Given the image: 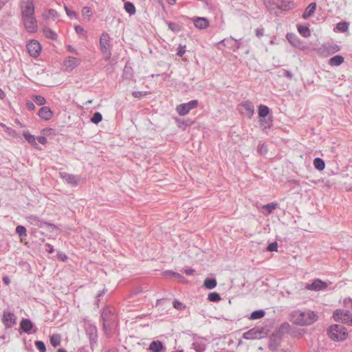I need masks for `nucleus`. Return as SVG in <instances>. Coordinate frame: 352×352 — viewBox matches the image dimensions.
<instances>
[{
	"label": "nucleus",
	"mask_w": 352,
	"mask_h": 352,
	"mask_svg": "<svg viewBox=\"0 0 352 352\" xmlns=\"http://www.w3.org/2000/svg\"><path fill=\"white\" fill-rule=\"evenodd\" d=\"M291 317L294 323L299 326L311 325L318 319L317 314L311 310H295L292 312Z\"/></svg>",
	"instance_id": "obj_1"
},
{
	"label": "nucleus",
	"mask_w": 352,
	"mask_h": 352,
	"mask_svg": "<svg viewBox=\"0 0 352 352\" xmlns=\"http://www.w3.org/2000/svg\"><path fill=\"white\" fill-rule=\"evenodd\" d=\"M101 318L103 331L107 336L110 337L113 333L116 318L113 309L109 307H105L102 311Z\"/></svg>",
	"instance_id": "obj_2"
},
{
	"label": "nucleus",
	"mask_w": 352,
	"mask_h": 352,
	"mask_svg": "<svg viewBox=\"0 0 352 352\" xmlns=\"http://www.w3.org/2000/svg\"><path fill=\"white\" fill-rule=\"evenodd\" d=\"M327 334L333 341H343L346 338L347 329L341 324H333L329 327Z\"/></svg>",
	"instance_id": "obj_3"
},
{
	"label": "nucleus",
	"mask_w": 352,
	"mask_h": 352,
	"mask_svg": "<svg viewBox=\"0 0 352 352\" xmlns=\"http://www.w3.org/2000/svg\"><path fill=\"white\" fill-rule=\"evenodd\" d=\"M335 321L352 326V312L345 309H336L333 314Z\"/></svg>",
	"instance_id": "obj_4"
},
{
	"label": "nucleus",
	"mask_w": 352,
	"mask_h": 352,
	"mask_svg": "<svg viewBox=\"0 0 352 352\" xmlns=\"http://www.w3.org/2000/svg\"><path fill=\"white\" fill-rule=\"evenodd\" d=\"M100 46L101 52L106 55L105 59L109 60L111 56L110 51V36L107 32H103L100 38Z\"/></svg>",
	"instance_id": "obj_5"
},
{
	"label": "nucleus",
	"mask_w": 352,
	"mask_h": 352,
	"mask_svg": "<svg viewBox=\"0 0 352 352\" xmlns=\"http://www.w3.org/2000/svg\"><path fill=\"white\" fill-rule=\"evenodd\" d=\"M20 8L21 17L34 15V5L33 0H21Z\"/></svg>",
	"instance_id": "obj_6"
},
{
	"label": "nucleus",
	"mask_w": 352,
	"mask_h": 352,
	"mask_svg": "<svg viewBox=\"0 0 352 352\" xmlns=\"http://www.w3.org/2000/svg\"><path fill=\"white\" fill-rule=\"evenodd\" d=\"M23 25L29 33H35L38 30V22L34 15L21 17Z\"/></svg>",
	"instance_id": "obj_7"
},
{
	"label": "nucleus",
	"mask_w": 352,
	"mask_h": 352,
	"mask_svg": "<svg viewBox=\"0 0 352 352\" xmlns=\"http://www.w3.org/2000/svg\"><path fill=\"white\" fill-rule=\"evenodd\" d=\"M198 106L197 100H192L188 102L182 103L178 105L176 111L179 116H184L188 114L190 110L196 108Z\"/></svg>",
	"instance_id": "obj_8"
},
{
	"label": "nucleus",
	"mask_w": 352,
	"mask_h": 352,
	"mask_svg": "<svg viewBox=\"0 0 352 352\" xmlns=\"http://www.w3.org/2000/svg\"><path fill=\"white\" fill-rule=\"evenodd\" d=\"M17 318L15 314L9 311H3L1 322L6 329H10L16 324Z\"/></svg>",
	"instance_id": "obj_9"
},
{
	"label": "nucleus",
	"mask_w": 352,
	"mask_h": 352,
	"mask_svg": "<svg viewBox=\"0 0 352 352\" xmlns=\"http://www.w3.org/2000/svg\"><path fill=\"white\" fill-rule=\"evenodd\" d=\"M85 331L89 336L90 347L93 349L98 341V329L95 325L87 324L85 327Z\"/></svg>",
	"instance_id": "obj_10"
},
{
	"label": "nucleus",
	"mask_w": 352,
	"mask_h": 352,
	"mask_svg": "<svg viewBox=\"0 0 352 352\" xmlns=\"http://www.w3.org/2000/svg\"><path fill=\"white\" fill-rule=\"evenodd\" d=\"M328 285L326 282L316 278L311 283H307L305 286V289L311 291H320L324 290L327 288Z\"/></svg>",
	"instance_id": "obj_11"
},
{
	"label": "nucleus",
	"mask_w": 352,
	"mask_h": 352,
	"mask_svg": "<svg viewBox=\"0 0 352 352\" xmlns=\"http://www.w3.org/2000/svg\"><path fill=\"white\" fill-rule=\"evenodd\" d=\"M26 47L31 56L36 58L40 54L41 46L37 41L32 40L27 44Z\"/></svg>",
	"instance_id": "obj_12"
},
{
	"label": "nucleus",
	"mask_w": 352,
	"mask_h": 352,
	"mask_svg": "<svg viewBox=\"0 0 352 352\" xmlns=\"http://www.w3.org/2000/svg\"><path fill=\"white\" fill-rule=\"evenodd\" d=\"M282 336L280 335V333H277L274 331L270 336L269 340V349L272 351H276L279 346L281 340Z\"/></svg>",
	"instance_id": "obj_13"
},
{
	"label": "nucleus",
	"mask_w": 352,
	"mask_h": 352,
	"mask_svg": "<svg viewBox=\"0 0 352 352\" xmlns=\"http://www.w3.org/2000/svg\"><path fill=\"white\" fill-rule=\"evenodd\" d=\"M60 175L63 179H64L68 184H71L73 186H77L80 181V178L77 175L67 173H60Z\"/></svg>",
	"instance_id": "obj_14"
},
{
	"label": "nucleus",
	"mask_w": 352,
	"mask_h": 352,
	"mask_svg": "<svg viewBox=\"0 0 352 352\" xmlns=\"http://www.w3.org/2000/svg\"><path fill=\"white\" fill-rule=\"evenodd\" d=\"M38 116L42 120H49L53 117L54 113L49 107L43 106L38 110Z\"/></svg>",
	"instance_id": "obj_15"
},
{
	"label": "nucleus",
	"mask_w": 352,
	"mask_h": 352,
	"mask_svg": "<svg viewBox=\"0 0 352 352\" xmlns=\"http://www.w3.org/2000/svg\"><path fill=\"white\" fill-rule=\"evenodd\" d=\"M20 329L28 334L30 333L31 330L32 329L34 324L32 321L28 318H22L20 322Z\"/></svg>",
	"instance_id": "obj_16"
},
{
	"label": "nucleus",
	"mask_w": 352,
	"mask_h": 352,
	"mask_svg": "<svg viewBox=\"0 0 352 352\" xmlns=\"http://www.w3.org/2000/svg\"><path fill=\"white\" fill-rule=\"evenodd\" d=\"M195 26L200 30H204L209 26V21L205 17H195L193 19Z\"/></svg>",
	"instance_id": "obj_17"
},
{
	"label": "nucleus",
	"mask_w": 352,
	"mask_h": 352,
	"mask_svg": "<svg viewBox=\"0 0 352 352\" xmlns=\"http://www.w3.org/2000/svg\"><path fill=\"white\" fill-rule=\"evenodd\" d=\"M258 122L263 131H266L267 129H270L272 126V116H270L268 117L259 118Z\"/></svg>",
	"instance_id": "obj_18"
},
{
	"label": "nucleus",
	"mask_w": 352,
	"mask_h": 352,
	"mask_svg": "<svg viewBox=\"0 0 352 352\" xmlns=\"http://www.w3.org/2000/svg\"><path fill=\"white\" fill-rule=\"evenodd\" d=\"M286 38L289 43L294 47H300L302 41L294 33H287Z\"/></svg>",
	"instance_id": "obj_19"
},
{
	"label": "nucleus",
	"mask_w": 352,
	"mask_h": 352,
	"mask_svg": "<svg viewBox=\"0 0 352 352\" xmlns=\"http://www.w3.org/2000/svg\"><path fill=\"white\" fill-rule=\"evenodd\" d=\"M261 332L258 329L253 328L246 332H245L243 335V338L245 340H254L258 338Z\"/></svg>",
	"instance_id": "obj_20"
},
{
	"label": "nucleus",
	"mask_w": 352,
	"mask_h": 352,
	"mask_svg": "<svg viewBox=\"0 0 352 352\" xmlns=\"http://www.w3.org/2000/svg\"><path fill=\"white\" fill-rule=\"evenodd\" d=\"M276 7L282 10H289L294 8V3L287 0H280Z\"/></svg>",
	"instance_id": "obj_21"
},
{
	"label": "nucleus",
	"mask_w": 352,
	"mask_h": 352,
	"mask_svg": "<svg viewBox=\"0 0 352 352\" xmlns=\"http://www.w3.org/2000/svg\"><path fill=\"white\" fill-rule=\"evenodd\" d=\"M241 105L245 109V111L248 113V118L250 119L252 118V116L254 113V107L253 104L249 101L246 100L245 102H243Z\"/></svg>",
	"instance_id": "obj_22"
},
{
	"label": "nucleus",
	"mask_w": 352,
	"mask_h": 352,
	"mask_svg": "<svg viewBox=\"0 0 352 352\" xmlns=\"http://www.w3.org/2000/svg\"><path fill=\"white\" fill-rule=\"evenodd\" d=\"M316 9V3H311L304 11L302 16L305 19L309 18L315 12Z\"/></svg>",
	"instance_id": "obj_23"
},
{
	"label": "nucleus",
	"mask_w": 352,
	"mask_h": 352,
	"mask_svg": "<svg viewBox=\"0 0 352 352\" xmlns=\"http://www.w3.org/2000/svg\"><path fill=\"white\" fill-rule=\"evenodd\" d=\"M344 58L341 55H336L329 59V64L331 66H340L344 63Z\"/></svg>",
	"instance_id": "obj_24"
},
{
	"label": "nucleus",
	"mask_w": 352,
	"mask_h": 352,
	"mask_svg": "<svg viewBox=\"0 0 352 352\" xmlns=\"http://www.w3.org/2000/svg\"><path fill=\"white\" fill-rule=\"evenodd\" d=\"M164 348L163 343L160 340L153 341L149 345V349L153 352H160Z\"/></svg>",
	"instance_id": "obj_25"
},
{
	"label": "nucleus",
	"mask_w": 352,
	"mask_h": 352,
	"mask_svg": "<svg viewBox=\"0 0 352 352\" xmlns=\"http://www.w3.org/2000/svg\"><path fill=\"white\" fill-rule=\"evenodd\" d=\"M270 112V109L266 105L260 104L258 107V113L259 118L268 117Z\"/></svg>",
	"instance_id": "obj_26"
},
{
	"label": "nucleus",
	"mask_w": 352,
	"mask_h": 352,
	"mask_svg": "<svg viewBox=\"0 0 352 352\" xmlns=\"http://www.w3.org/2000/svg\"><path fill=\"white\" fill-rule=\"evenodd\" d=\"M297 29L300 35L305 38H308L311 36V32L307 26L298 25Z\"/></svg>",
	"instance_id": "obj_27"
},
{
	"label": "nucleus",
	"mask_w": 352,
	"mask_h": 352,
	"mask_svg": "<svg viewBox=\"0 0 352 352\" xmlns=\"http://www.w3.org/2000/svg\"><path fill=\"white\" fill-rule=\"evenodd\" d=\"M217 280L214 278H207L204 282V286L208 289H214L217 286Z\"/></svg>",
	"instance_id": "obj_28"
},
{
	"label": "nucleus",
	"mask_w": 352,
	"mask_h": 352,
	"mask_svg": "<svg viewBox=\"0 0 352 352\" xmlns=\"http://www.w3.org/2000/svg\"><path fill=\"white\" fill-rule=\"evenodd\" d=\"M23 137L25 139V140L31 145L34 146L35 147L37 146V143L36 142V138L34 135L30 134L29 132H24L23 133Z\"/></svg>",
	"instance_id": "obj_29"
},
{
	"label": "nucleus",
	"mask_w": 352,
	"mask_h": 352,
	"mask_svg": "<svg viewBox=\"0 0 352 352\" xmlns=\"http://www.w3.org/2000/svg\"><path fill=\"white\" fill-rule=\"evenodd\" d=\"M314 166L318 170H323L325 168L324 161L320 157H316L314 160Z\"/></svg>",
	"instance_id": "obj_30"
},
{
	"label": "nucleus",
	"mask_w": 352,
	"mask_h": 352,
	"mask_svg": "<svg viewBox=\"0 0 352 352\" xmlns=\"http://www.w3.org/2000/svg\"><path fill=\"white\" fill-rule=\"evenodd\" d=\"M265 314V312L263 309L256 310V311H254L251 314L250 316L249 317V319H250V320L261 319L264 317Z\"/></svg>",
	"instance_id": "obj_31"
},
{
	"label": "nucleus",
	"mask_w": 352,
	"mask_h": 352,
	"mask_svg": "<svg viewBox=\"0 0 352 352\" xmlns=\"http://www.w3.org/2000/svg\"><path fill=\"white\" fill-rule=\"evenodd\" d=\"M43 33L45 36L52 40H56L58 35L57 34L49 28H45L43 29Z\"/></svg>",
	"instance_id": "obj_32"
},
{
	"label": "nucleus",
	"mask_w": 352,
	"mask_h": 352,
	"mask_svg": "<svg viewBox=\"0 0 352 352\" xmlns=\"http://www.w3.org/2000/svg\"><path fill=\"white\" fill-rule=\"evenodd\" d=\"M124 8L125 11L129 13L130 15L134 14L135 13V7L134 4L130 1H126L124 3Z\"/></svg>",
	"instance_id": "obj_33"
},
{
	"label": "nucleus",
	"mask_w": 352,
	"mask_h": 352,
	"mask_svg": "<svg viewBox=\"0 0 352 352\" xmlns=\"http://www.w3.org/2000/svg\"><path fill=\"white\" fill-rule=\"evenodd\" d=\"M16 233L21 238V241L27 236V230L23 226H17L16 228Z\"/></svg>",
	"instance_id": "obj_34"
},
{
	"label": "nucleus",
	"mask_w": 352,
	"mask_h": 352,
	"mask_svg": "<svg viewBox=\"0 0 352 352\" xmlns=\"http://www.w3.org/2000/svg\"><path fill=\"white\" fill-rule=\"evenodd\" d=\"M221 299L220 294L216 292H210L208 295V300L210 302H217Z\"/></svg>",
	"instance_id": "obj_35"
},
{
	"label": "nucleus",
	"mask_w": 352,
	"mask_h": 352,
	"mask_svg": "<svg viewBox=\"0 0 352 352\" xmlns=\"http://www.w3.org/2000/svg\"><path fill=\"white\" fill-rule=\"evenodd\" d=\"M60 340L61 338L59 334H54L50 336V343L54 347L60 344Z\"/></svg>",
	"instance_id": "obj_36"
},
{
	"label": "nucleus",
	"mask_w": 352,
	"mask_h": 352,
	"mask_svg": "<svg viewBox=\"0 0 352 352\" xmlns=\"http://www.w3.org/2000/svg\"><path fill=\"white\" fill-rule=\"evenodd\" d=\"M289 324L288 322H283V324H281L278 329H277L275 331L277 333H280V335L283 336L285 333H287L289 331Z\"/></svg>",
	"instance_id": "obj_37"
},
{
	"label": "nucleus",
	"mask_w": 352,
	"mask_h": 352,
	"mask_svg": "<svg viewBox=\"0 0 352 352\" xmlns=\"http://www.w3.org/2000/svg\"><path fill=\"white\" fill-rule=\"evenodd\" d=\"M166 23L168 25L169 30L173 32H179L181 30L180 25L175 22L166 21Z\"/></svg>",
	"instance_id": "obj_38"
},
{
	"label": "nucleus",
	"mask_w": 352,
	"mask_h": 352,
	"mask_svg": "<svg viewBox=\"0 0 352 352\" xmlns=\"http://www.w3.org/2000/svg\"><path fill=\"white\" fill-rule=\"evenodd\" d=\"M327 52L329 54H335L340 51V47L337 44H330L328 46L325 47Z\"/></svg>",
	"instance_id": "obj_39"
},
{
	"label": "nucleus",
	"mask_w": 352,
	"mask_h": 352,
	"mask_svg": "<svg viewBox=\"0 0 352 352\" xmlns=\"http://www.w3.org/2000/svg\"><path fill=\"white\" fill-rule=\"evenodd\" d=\"M336 28L341 32H345L349 29V23L346 21H341L337 23Z\"/></svg>",
	"instance_id": "obj_40"
},
{
	"label": "nucleus",
	"mask_w": 352,
	"mask_h": 352,
	"mask_svg": "<svg viewBox=\"0 0 352 352\" xmlns=\"http://www.w3.org/2000/svg\"><path fill=\"white\" fill-rule=\"evenodd\" d=\"M33 101L39 106L44 105L46 102L45 98L40 95H36L33 96Z\"/></svg>",
	"instance_id": "obj_41"
},
{
	"label": "nucleus",
	"mask_w": 352,
	"mask_h": 352,
	"mask_svg": "<svg viewBox=\"0 0 352 352\" xmlns=\"http://www.w3.org/2000/svg\"><path fill=\"white\" fill-rule=\"evenodd\" d=\"M192 348L194 349L197 352H203L206 349V346L203 343L193 342L192 344Z\"/></svg>",
	"instance_id": "obj_42"
},
{
	"label": "nucleus",
	"mask_w": 352,
	"mask_h": 352,
	"mask_svg": "<svg viewBox=\"0 0 352 352\" xmlns=\"http://www.w3.org/2000/svg\"><path fill=\"white\" fill-rule=\"evenodd\" d=\"M278 207V204L275 202L270 203L263 206V208L267 211L268 214L272 212Z\"/></svg>",
	"instance_id": "obj_43"
},
{
	"label": "nucleus",
	"mask_w": 352,
	"mask_h": 352,
	"mask_svg": "<svg viewBox=\"0 0 352 352\" xmlns=\"http://www.w3.org/2000/svg\"><path fill=\"white\" fill-rule=\"evenodd\" d=\"M102 116L100 112H96L94 113L91 118V121L94 124H98L102 121Z\"/></svg>",
	"instance_id": "obj_44"
},
{
	"label": "nucleus",
	"mask_w": 352,
	"mask_h": 352,
	"mask_svg": "<svg viewBox=\"0 0 352 352\" xmlns=\"http://www.w3.org/2000/svg\"><path fill=\"white\" fill-rule=\"evenodd\" d=\"M35 346L40 352H46V346L45 343L41 340L35 341Z\"/></svg>",
	"instance_id": "obj_45"
},
{
	"label": "nucleus",
	"mask_w": 352,
	"mask_h": 352,
	"mask_svg": "<svg viewBox=\"0 0 352 352\" xmlns=\"http://www.w3.org/2000/svg\"><path fill=\"white\" fill-rule=\"evenodd\" d=\"M267 146L265 144H259L258 145V148H257V151L261 154V155H264V154H266L267 153Z\"/></svg>",
	"instance_id": "obj_46"
},
{
	"label": "nucleus",
	"mask_w": 352,
	"mask_h": 352,
	"mask_svg": "<svg viewBox=\"0 0 352 352\" xmlns=\"http://www.w3.org/2000/svg\"><path fill=\"white\" fill-rule=\"evenodd\" d=\"M266 250L269 252H274L278 250V243L277 242L274 241L268 245Z\"/></svg>",
	"instance_id": "obj_47"
},
{
	"label": "nucleus",
	"mask_w": 352,
	"mask_h": 352,
	"mask_svg": "<svg viewBox=\"0 0 352 352\" xmlns=\"http://www.w3.org/2000/svg\"><path fill=\"white\" fill-rule=\"evenodd\" d=\"M38 221L39 222V223H37L36 225L37 226H38L39 228H43V225H45V226H47L52 228H56V226L54 223H48L47 221H39V220H38Z\"/></svg>",
	"instance_id": "obj_48"
},
{
	"label": "nucleus",
	"mask_w": 352,
	"mask_h": 352,
	"mask_svg": "<svg viewBox=\"0 0 352 352\" xmlns=\"http://www.w3.org/2000/svg\"><path fill=\"white\" fill-rule=\"evenodd\" d=\"M148 92L146 91H135L132 93V95L133 97L137 98H141L143 96L147 95Z\"/></svg>",
	"instance_id": "obj_49"
},
{
	"label": "nucleus",
	"mask_w": 352,
	"mask_h": 352,
	"mask_svg": "<svg viewBox=\"0 0 352 352\" xmlns=\"http://www.w3.org/2000/svg\"><path fill=\"white\" fill-rule=\"evenodd\" d=\"M164 275L166 276H174L176 278L181 277V275L177 272L170 271V270H166L164 272Z\"/></svg>",
	"instance_id": "obj_50"
},
{
	"label": "nucleus",
	"mask_w": 352,
	"mask_h": 352,
	"mask_svg": "<svg viewBox=\"0 0 352 352\" xmlns=\"http://www.w3.org/2000/svg\"><path fill=\"white\" fill-rule=\"evenodd\" d=\"M47 12H48V16H51L53 19H56L59 16L57 11L54 9H49Z\"/></svg>",
	"instance_id": "obj_51"
},
{
	"label": "nucleus",
	"mask_w": 352,
	"mask_h": 352,
	"mask_svg": "<svg viewBox=\"0 0 352 352\" xmlns=\"http://www.w3.org/2000/svg\"><path fill=\"white\" fill-rule=\"evenodd\" d=\"M186 52V46L184 45H179L178 48H177V55L179 57H182L184 53Z\"/></svg>",
	"instance_id": "obj_52"
},
{
	"label": "nucleus",
	"mask_w": 352,
	"mask_h": 352,
	"mask_svg": "<svg viewBox=\"0 0 352 352\" xmlns=\"http://www.w3.org/2000/svg\"><path fill=\"white\" fill-rule=\"evenodd\" d=\"M173 305L174 308L179 310L182 309L184 307V306L181 302L176 300L173 301Z\"/></svg>",
	"instance_id": "obj_53"
},
{
	"label": "nucleus",
	"mask_w": 352,
	"mask_h": 352,
	"mask_svg": "<svg viewBox=\"0 0 352 352\" xmlns=\"http://www.w3.org/2000/svg\"><path fill=\"white\" fill-rule=\"evenodd\" d=\"M34 102L33 101H30V100H28L26 102V108L29 110V111H33L35 109V105H34Z\"/></svg>",
	"instance_id": "obj_54"
},
{
	"label": "nucleus",
	"mask_w": 352,
	"mask_h": 352,
	"mask_svg": "<svg viewBox=\"0 0 352 352\" xmlns=\"http://www.w3.org/2000/svg\"><path fill=\"white\" fill-rule=\"evenodd\" d=\"M65 10L67 13V15L69 18H72L73 16H76V12L73 10H71L67 6H65Z\"/></svg>",
	"instance_id": "obj_55"
},
{
	"label": "nucleus",
	"mask_w": 352,
	"mask_h": 352,
	"mask_svg": "<svg viewBox=\"0 0 352 352\" xmlns=\"http://www.w3.org/2000/svg\"><path fill=\"white\" fill-rule=\"evenodd\" d=\"M282 75L289 79H292L293 78V74L289 70L283 69Z\"/></svg>",
	"instance_id": "obj_56"
},
{
	"label": "nucleus",
	"mask_w": 352,
	"mask_h": 352,
	"mask_svg": "<svg viewBox=\"0 0 352 352\" xmlns=\"http://www.w3.org/2000/svg\"><path fill=\"white\" fill-rule=\"evenodd\" d=\"M36 139H37L38 142L43 145L46 144L47 142V138L44 136H38V137H37Z\"/></svg>",
	"instance_id": "obj_57"
},
{
	"label": "nucleus",
	"mask_w": 352,
	"mask_h": 352,
	"mask_svg": "<svg viewBox=\"0 0 352 352\" xmlns=\"http://www.w3.org/2000/svg\"><path fill=\"white\" fill-rule=\"evenodd\" d=\"M69 66L74 67L77 65L78 60H77V58H76L74 57L70 58V59L69 60Z\"/></svg>",
	"instance_id": "obj_58"
},
{
	"label": "nucleus",
	"mask_w": 352,
	"mask_h": 352,
	"mask_svg": "<svg viewBox=\"0 0 352 352\" xmlns=\"http://www.w3.org/2000/svg\"><path fill=\"white\" fill-rule=\"evenodd\" d=\"M45 247H46V251L48 253L52 254L54 252V249L53 246L52 245H50V243H46Z\"/></svg>",
	"instance_id": "obj_59"
},
{
	"label": "nucleus",
	"mask_w": 352,
	"mask_h": 352,
	"mask_svg": "<svg viewBox=\"0 0 352 352\" xmlns=\"http://www.w3.org/2000/svg\"><path fill=\"white\" fill-rule=\"evenodd\" d=\"M256 35L257 37L260 38L263 36L264 30L262 28H258L255 31Z\"/></svg>",
	"instance_id": "obj_60"
},
{
	"label": "nucleus",
	"mask_w": 352,
	"mask_h": 352,
	"mask_svg": "<svg viewBox=\"0 0 352 352\" xmlns=\"http://www.w3.org/2000/svg\"><path fill=\"white\" fill-rule=\"evenodd\" d=\"M75 30L76 33L78 34H81L84 32V28L80 25L75 26Z\"/></svg>",
	"instance_id": "obj_61"
},
{
	"label": "nucleus",
	"mask_w": 352,
	"mask_h": 352,
	"mask_svg": "<svg viewBox=\"0 0 352 352\" xmlns=\"http://www.w3.org/2000/svg\"><path fill=\"white\" fill-rule=\"evenodd\" d=\"M195 272V270L192 269V268H188V269H186L184 270V273L187 275V276H190V275H192L193 273Z\"/></svg>",
	"instance_id": "obj_62"
},
{
	"label": "nucleus",
	"mask_w": 352,
	"mask_h": 352,
	"mask_svg": "<svg viewBox=\"0 0 352 352\" xmlns=\"http://www.w3.org/2000/svg\"><path fill=\"white\" fill-rule=\"evenodd\" d=\"M3 282L5 285H8L10 283V279L8 276H6L3 277Z\"/></svg>",
	"instance_id": "obj_63"
},
{
	"label": "nucleus",
	"mask_w": 352,
	"mask_h": 352,
	"mask_svg": "<svg viewBox=\"0 0 352 352\" xmlns=\"http://www.w3.org/2000/svg\"><path fill=\"white\" fill-rule=\"evenodd\" d=\"M91 10H90V8H87V7H85V8H84L82 9V13H83V14H87V15H89V14H90V13H91Z\"/></svg>",
	"instance_id": "obj_64"
}]
</instances>
